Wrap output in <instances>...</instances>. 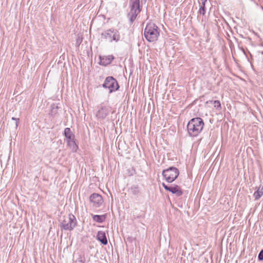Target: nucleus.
Returning a JSON list of instances; mask_svg holds the SVG:
<instances>
[{"instance_id":"22","label":"nucleus","mask_w":263,"mask_h":263,"mask_svg":"<svg viewBox=\"0 0 263 263\" xmlns=\"http://www.w3.org/2000/svg\"><path fill=\"white\" fill-rule=\"evenodd\" d=\"M258 258L259 260H263V250H261L258 256Z\"/></svg>"},{"instance_id":"2","label":"nucleus","mask_w":263,"mask_h":263,"mask_svg":"<svg viewBox=\"0 0 263 263\" xmlns=\"http://www.w3.org/2000/svg\"><path fill=\"white\" fill-rule=\"evenodd\" d=\"M158 27L153 23L146 25L144 32L145 39L149 42L156 41L159 35Z\"/></svg>"},{"instance_id":"12","label":"nucleus","mask_w":263,"mask_h":263,"mask_svg":"<svg viewBox=\"0 0 263 263\" xmlns=\"http://www.w3.org/2000/svg\"><path fill=\"white\" fill-rule=\"evenodd\" d=\"M97 238L103 245H106L107 244V239L104 232L102 231H98L97 235Z\"/></svg>"},{"instance_id":"10","label":"nucleus","mask_w":263,"mask_h":263,"mask_svg":"<svg viewBox=\"0 0 263 263\" xmlns=\"http://www.w3.org/2000/svg\"><path fill=\"white\" fill-rule=\"evenodd\" d=\"M90 200L96 206H100L103 203V198L102 196L96 193L92 194L90 196Z\"/></svg>"},{"instance_id":"1","label":"nucleus","mask_w":263,"mask_h":263,"mask_svg":"<svg viewBox=\"0 0 263 263\" xmlns=\"http://www.w3.org/2000/svg\"><path fill=\"white\" fill-rule=\"evenodd\" d=\"M204 126L203 120L200 118L192 119L187 125V132L191 137H196L201 132Z\"/></svg>"},{"instance_id":"8","label":"nucleus","mask_w":263,"mask_h":263,"mask_svg":"<svg viewBox=\"0 0 263 263\" xmlns=\"http://www.w3.org/2000/svg\"><path fill=\"white\" fill-rule=\"evenodd\" d=\"M162 185L165 190L175 194L177 196H180L183 194L182 190L177 185H175L174 186H168L164 183H162Z\"/></svg>"},{"instance_id":"5","label":"nucleus","mask_w":263,"mask_h":263,"mask_svg":"<svg viewBox=\"0 0 263 263\" xmlns=\"http://www.w3.org/2000/svg\"><path fill=\"white\" fill-rule=\"evenodd\" d=\"M77 221L75 216L70 214L68 217L65 218L61 222V227L65 230L71 231L77 226Z\"/></svg>"},{"instance_id":"11","label":"nucleus","mask_w":263,"mask_h":263,"mask_svg":"<svg viewBox=\"0 0 263 263\" xmlns=\"http://www.w3.org/2000/svg\"><path fill=\"white\" fill-rule=\"evenodd\" d=\"M100 64L103 66H106L111 63L112 61L114 59V57L112 55H109L103 57H100Z\"/></svg>"},{"instance_id":"3","label":"nucleus","mask_w":263,"mask_h":263,"mask_svg":"<svg viewBox=\"0 0 263 263\" xmlns=\"http://www.w3.org/2000/svg\"><path fill=\"white\" fill-rule=\"evenodd\" d=\"M130 10L127 14L130 23H133L137 15L140 12L139 0H130Z\"/></svg>"},{"instance_id":"19","label":"nucleus","mask_w":263,"mask_h":263,"mask_svg":"<svg viewBox=\"0 0 263 263\" xmlns=\"http://www.w3.org/2000/svg\"><path fill=\"white\" fill-rule=\"evenodd\" d=\"M58 108H59V107L57 105L53 104L51 106V110H50L51 115V116L55 115L58 113Z\"/></svg>"},{"instance_id":"6","label":"nucleus","mask_w":263,"mask_h":263,"mask_svg":"<svg viewBox=\"0 0 263 263\" xmlns=\"http://www.w3.org/2000/svg\"><path fill=\"white\" fill-rule=\"evenodd\" d=\"M102 87L109 89V92L112 93L119 88V85L116 79L111 76L107 77L102 84Z\"/></svg>"},{"instance_id":"18","label":"nucleus","mask_w":263,"mask_h":263,"mask_svg":"<svg viewBox=\"0 0 263 263\" xmlns=\"http://www.w3.org/2000/svg\"><path fill=\"white\" fill-rule=\"evenodd\" d=\"M207 103H213L214 107L218 110L221 109V103L219 101L215 100V101H209Z\"/></svg>"},{"instance_id":"24","label":"nucleus","mask_w":263,"mask_h":263,"mask_svg":"<svg viewBox=\"0 0 263 263\" xmlns=\"http://www.w3.org/2000/svg\"><path fill=\"white\" fill-rule=\"evenodd\" d=\"M145 1H146V0H144Z\"/></svg>"},{"instance_id":"23","label":"nucleus","mask_w":263,"mask_h":263,"mask_svg":"<svg viewBox=\"0 0 263 263\" xmlns=\"http://www.w3.org/2000/svg\"><path fill=\"white\" fill-rule=\"evenodd\" d=\"M12 120L16 121L17 120H19V119H16V118H15L14 117H12ZM17 126V121H16V122H15V127H16Z\"/></svg>"},{"instance_id":"20","label":"nucleus","mask_w":263,"mask_h":263,"mask_svg":"<svg viewBox=\"0 0 263 263\" xmlns=\"http://www.w3.org/2000/svg\"><path fill=\"white\" fill-rule=\"evenodd\" d=\"M67 145L68 146L72 147L73 149L77 148L78 147L74 139H72L71 140H68V141H67Z\"/></svg>"},{"instance_id":"4","label":"nucleus","mask_w":263,"mask_h":263,"mask_svg":"<svg viewBox=\"0 0 263 263\" xmlns=\"http://www.w3.org/2000/svg\"><path fill=\"white\" fill-rule=\"evenodd\" d=\"M179 174V170L176 167L173 166L170 167L162 172L163 177L169 183L173 182L178 177Z\"/></svg>"},{"instance_id":"21","label":"nucleus","mask_w":263,"mask_h":263,"mask_svg":"<svg viewBox=\"0 0 263 263\" xmlns=\"http://www.w3.org/2000/svg\"><path fill=\"white\" fill-rule=\"evenodd\" d=\"M85 259L84 257L80 256L76 261V263H84Z\"/></svg>"},{"instance_id":"13","label":"nucleus","mask_w":263,"mask_h":263,"mask_svg":"<svg viewBox=\"0 0 263 263\" xmlns=\"http://www.w3.org/2000/svg\"><path fill=\"white\" fill-rule=\"evenodd\" d=\"M64 136L66 138V141L71 140L74 139V135L72 133L70 128L67 127L64 130Z\"/></svg>"},{"instance_id":"7","label":"nucleus","mask_w":263,"mask_h":263,"mask_svg":"<svg viewBox=\"0 0 263 263\" xmlns=\"http://www.w3.org/2000/svg\"><path fill=\"white\" fill-rule=\"evenodd\" d=\"M101 35L104 39L110 42L112 41L117 42L120 38L118 31L114 29L106 30L101 34Z\"/></svg>"},{"instance_id":"14","label":"nucleus","mask_w":263,"mask_h":263,"mask_svg":"<svg viewBox=\"0 0 263 263\" xmlns=\"http://www.w3.org/2000/svg\"><path fill=\"white\" fill-rule=\"evenodd\" d=\"M200 1L201 2L199 3L200 7L199 13L202 15H204L205 13V5L208 2L207 0H200Z\"/></svg>"},{"instance_id":"9","label":"nucleus","mask_w":263,"mask_h":263,"mask_svg":"<svg viewBox=\"0 0 263 263\" xmlns=\"http://www.w3.org/2000/svg\"><path fill=\"white\" fill-rule=\"evenodd\" d=\"M111 111V107L109 106H102L99 109L96 114L97 117L100 119H104Z\"/></svg>"},{"instance_id":"16","label":"nucleus","mask_w":263,"mask_h":263,"mask_svg":"<svg viewBox=\"0 0 263 263\" xmlns=\"http://www.w3.org/2000/svg\"><path fill=\"white\" fill-rule=\"evenodd\" d=\"M263 195V187L260 189L259 188L256 191H255L253 194V196L255 200L259 199Z\"/></svg>"},{"instance_id":"17","label":"nucleus","mask_w":263,"mask_h":263,"mask_svg":"<svg viewBox=\"0 0 263 263\" xmlns=\"http://www.w3.org/2000/svg\"><path fill=\"white\" fill-rule=\"evenodd\" d=\"M130 191L132 194L135 196L138 195L140 193L139 187L137 185H133L131 186Z\"/></svg>"},{"instance_id":"15","label":"nucleus","mask_w":263,"mask_h":263,"mask_svg":"<svg viewBox=\"0 0 263 263\" xmlns=\"http://www.w3.org/2000/svg\"><path fill=\"white\" fill-rule=\"evenodd\" d=\"M106 218V214L102 215H95L92 216L93 220L99 223H102L105 220Z\"/></svg>"}]
</instances>
